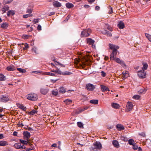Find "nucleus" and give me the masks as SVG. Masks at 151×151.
<instances>
[{"label":"nucleus","mask_w":151,"mask_h":151,"mask_svg":"<svg viewBox=\"0 0 151 151\" xmlns=\"http://www.w3.org/2000/svg\"><path fill=\"white\" fill-rule=\"evenodd\" d=\"M109 47L110 49L113 50L112 52L110 54V58L111 60H114L115 57L117 53V50L119 49V47L111 44H109Z\"/></svg>","instance_id":"obj_1"},{"label":"nucleus","mask_w":151,"mask_h":151,"mask_svg":"<svg viewBox=\"0 0 151 151\" xmlns=\"http://www.w3.org/2000/svg\"><path fill=\"white\" fill-rule=\"evenodd\" d=\"M102 148V145L99 142H95L93 145L90 148L91 151H97V150H101Z\"/></svg>","instance_id":"obj_2"},{"label":"nucleus","mask_w":151,"mask_h":151,"mask_svg":"<svg viewBox=\"0 0 151 151\" xmlns=\"http://www.w3.org/2000/svg\"><path fill=\"white\" fill-rule=\"evenodd\" d=\"M27 99L31 101H35L38 99V97L35 93L30 94L27 95Z\"/></svg>","instance_id":"obj_3"},{"label":"nucleus","mask_w":151,"mask_h":151,"mask_svg":"<svg viewBox=\"0 0 151 151\" xmlns=\"http://www.w3.org/2000/svg\"><path fill=\"white\" fill-rule=\"evenodd\" d=\"M9 100V98L6 95H2L0 97V101L3 102H6Z\"/></svg>","instance_id":"obj_4"},{"label":"nucleus","mask_w":151,"mask_h":151,"mask_svg":"<svg viewBox=\"0 0 151 151\" xmlns=\"http://www.w3.org/2000/svg\"><path fill=\"white\" fill-rule=\"evenodd\" d=\"M138 75L140 78H144L146 77V73L144 70H142L138 72Z\"/></svg>","instance_id":"obj_5"},{"label":"nucleus","mask_w":151,"mask_h":151,"mask_svg":"<svg viewBox=\"0 0 151 151\" xmlns=\"http://www.w3.org/2000/svg\"><path fill=\"white\" fill-rule=\"evenodd\" d=\"M86 88L89 91H93L94 90L95 87L93 85L89 83L86 85Z\"/></svg>","instance_id":"obj_6"},{"label":"nucleus","mask_w":151,"mask_h":151,"mask_svg":"<svg viewBox=\"0 0 151 151\" xmlns=\"http://www.w3.org/2000/svg\"><path fill=\"white\" fill-rule=\"evenodd\" d=\"M14 147L17 149H23L26 148L25 146L24 145H21V144L20 143H16L14 145Z\"/></svg>","instance_id":"obj_7"},{"label":"nucleus","mask_w":151,"mask_h":151,"mask_svg":"<svg viewBox=\"0 0 151 151\" xmlns=\"http://www.w3.org/2000/svg\"><path fill=\"white\" fill-rule=\"evenodd\" d=\"M87 43L89 45H91L93 48H95V46L93 44L95 42V41L91 38H87L86 39Z\"/></svg>","instance_id":"obj_8"},{"label":"nucleus","mask_w":151,"mask_h":151,"mask_svg":"<svg viewBox=\"0 0 151 151\" xmlns=\"http://www.w3.org/2000/svg\"><path fill=\"white\" fill-rule=\"evenodd\" d=\"M133 107V105L131 102H128L127 103L126 105V108L127 110V111H131Z\"/></svg>","instance_id":"obj_9"},{"label":"nucleus","mask_w":151,"mask_h":151,"mask_svg":"<svg viewBox=\"0 0 151 151\" xmlns=\"http://www.w3.org/2000/svg\"><path fill=\"white\" fill-rule=\"evenodd\" d=\"M23 135L24 136V139L27 140L30 137V133L27 131H24L23 133Z\"/></svg>","instance_id":"obj_10"},{"label":"nucleus","mask_w":151,"mask_h":151,"mask_svg":"<svg viewBox=\"0 0 151 151\" xmlns=\"http://www.w3.org/2000/svg\"><path fill=\"white\" fill-rule=\"evenodd\" d=\"M114 60H115L117 63L120 64L122 66H126L124 62L123 61L120 60L118 58H115Z\"/></svg>","instance_id":"obj_11"},{"label":"nucleus","mask_w":151,"mask_h":151,"mask_svg":"<svg viewBox=\"0 0 151 151\" xmlns=\"http://www.w3.org/2000/svg\"><path fill=\"white\" fill-rule=\"evenodd\" d=\"M89 36V34L87 32L86 29H84L81 32V37H86Z\"/></svg>","instance_id":"obj_12"},{"label":"nucleus","mask_w":151,"mask_h":151,"mask_svg":"<svg viewBox=\"0 0 151 151\" xmlns=\"http://www.w3.org/2000/svg\"><path fill=\"white\" fill-rule=\"evenodd\" d=\"M40 91L42 94L45 95L48 93V89L47 88H40Z\"/></svg>","instance_id":"obj_13"},{"label":"nucleus","mask_w":151,"mask_h":151,"mask_svg":"<svg viewBox=\"0 0 151 151\" xmlns=\"http://www.w3.org/2000/svg\"><path fill=\"white\" fill-rule=\"evenodd\" d=\"M53 6L55 7H59L61 6V4L58 1H54L53 3Z\"/></svg>","instance_id":"obj_14"},{"label":"nucleus","mask_w":151,"mask_h":151,"mask_svg":"<svg viewBox=\"0 0 151 151\" xmlns=\"http://www.w3.org/2000/svg\"><path fill=\"white\" fill-rule=\"evenodd\" d=\"M100 86L101 90L103 92L109 91V88L105 86L101 85Z\"/></svg>","instance_id":"obj_15"},{"label":"nucleus","mask_w":151,"mask_h":151,"mask_svg":"<svg viewBox=\"0 0 151 151\" xmlns=\"http://www.w3.org/2000/svg\"><path fill=\"white\" fill-rule=\"evenodd\" d=\"M9 7L8 6L6 5L4 6L1 9V11L2 14L5 12L6 11L9 10Z\"/></svg>","instance_id":"obj_16"},{"label":"nucleus","mask_w":151,"mask_h":151,"mask_svg":"<svg viewBox=\"0 0 151 151\" xmlns=\"http://www.w3.org/2000/svg\"><path fill=\"white\" fill-rule=\"evenodd\" d=\"M117 129L119 131L124 130V127L123 125L121 124H118L116 125Z\"/></svg>","instance_id":"obj_17"},{"label":"nucleus","mask_w":151,"mask_h":151,"mask_svg":"<svg viewBox=\"0 0 151 151\" xmlns=\"http://www.w3.org/2000/svg\"><path fill=\"white\" fill-rule=\"evenodd\" d=\"M17 107L19 109H22V110L26 111V110L27 108L26 107H25L23 105L21 104H17Z\"/></svg>","instance_id":"obj_18"},{"label":"nucleus","mask_w":151,"mask_h":151,"mask_svg":"<svg viewBox=\"0 0 151 151\" xmlns=\"http://www.w3.org/2000/svg\"><path fill=\"white\" fill-rule=\"evenodd\" d=\"M112 144L115 147L117 148H119V147L118 142L116 140H114L112 141Z\"/></svg>","instance_id":"obj_19"},{"label":"nucleus","mask_w":151,"mask_h":151,"mask_svg":"<svg viewBox=\"0 0 151 151\" xmlns=\"http://www.w3.org/2000/svg\"><path fill=\"white\" fill-rule=\"evenodd\" d=\"M117 26L120 29H123L124 27V25L122 22H120L118 24Z\"/></svg>","instance_id":"obj_20"},{"label":"nucleus","mask_w":151,"mask_h":151,"mask_svg":"<svg viewBox=\"0 0 151 151\" xmlns=\"http://www.w3.org/2000/svg\"><path fill=\"white\" fill-rule=\"evenodd\" d=\"M33 11V6H29L27 8L26 10V13L31 14Z\"/></svg>","instance_id":"obj_21"},{"label":"nucleus","mask_w":151,"mask_h":151,"mask_svg":"<svg viewBox=\"0 0 151 151\" xmlns=\"http://www.w3.org/2000/svg\"><path fill=\"white\" fill-rule=\"evenodd\" d=\"M8 145V142L5 141H0V146H4Z\"/></svg>","instance_id":"obj_22"},{"label":"nucleus","mask_w":151,"mask_h":151,"mask_svg":"<svg viewBox=\"0 0 151 151\" xmlns=\"http://www.w3.org/2000/svg\"><path fill=\"white\" fill-rule=\"evenodd\" d=\"M132 146V148L134 150H135L138 149V151H142V150L141 148L140 147H139L138 148V146L136 144V143H135Z\"/></svg>","instance_id":"obj_23"},{"label":"nucleus","mask_w":151,"mask_h":151,"mask_svg":"<svg viewBox=\"0 0 151 151\" xmlns=\"http://www.w3.org/2000/svg\"><path fill=\"white\" fill-rule=\"evenodd\" d=\"M15 12L13 10H10L8 11L7 12V15L8 17L10 15H13L15 14Z\"/></svg>","instance_id":"obj_24"},{"label":"nucleus","mask_w":151,"mask_h":151,"mask_svg":"<svg viewBox=\"0 0 151 151\" xmlns=\"http://www.w3.org/2000/svg\"><path fill=\"white\" fill-rule=\"evenodd\" d=\"M56 68V70H55L54 69L51 70V71L52 72L56 73L57 74L60 75V74L61 73V70H60V69L58 68Z\"/></svg>","instance_id":"obj_25"},{"label":"nucleus","mask_w":151,"mask_h":151,"mask_svg":"<svg viewBox=\"0 0 151 151\" xmlns=\"http://www.w3.org/2000/svg\"><path fill=\"white\" fill-rule=\"evenodd\" d=\"M111 106L114 108L116 109H118L119 108L120 106L117 103H112L111 104Z\"/></svg>","instance_id":"obj_26"},{"label":"nucleus","mask_w":151,"mask_h":151,"mask_svg":"<svg viewBox=\"0 0 151 151\" xmlns=\"http://www.w3.org/2000/svg\"><path fill=\"white\" fill-rule=\"evenodd\" d=\"M65 5L66 7L68 9L74 7V5L73 4L70 3H66Z\"/></svg>","instance_id":"obj_27"},{"label":"nucleus","mask_w":151,"mask_h":151,"mask_svg":"<svg viewBox=\"0 0 151 151\" xmlns=\"http://www.w3.org/2000/svg\"><path fill=\"white\" fill-rule=\"evenodd\" d=\"M64 102L66 104L69 105L72 103V101L71 100L67 99L65 100Z\"/></svg>","instance_id":"obj_28"},{"label":"nucleus","mask_w":151,"mask_h":151,"mask_svg":"<svg viewBox=\"0 0 151 151\" xmlns=\"http://www.w3.org/2000/svg\"><path fill=\"white\" fill-rule=\"evenodd\" d=\"M6 69L8 71H13L15 70V68L13 66H9L6 67Z\"/></svg>","instance_id":"obj_29"},{"label":"nucleus","mask_w":151,"mask_h":151,"mask_svg":"<svg viewBox=\"0 0 151 151\" xmlns=\"http://www.w3.org/2000/svg\"><path fill=\"white\" fill-rule=\"evenodd\" d=\"M8 24L7 23H3L1 24V27L3 29H6L8 27Z\"/></svg>","instance_id":"obj_30"},{"label":"nucleus","mask_w":151,"mask_h":151,"mask_svg":"<svg viewBox=\"0 0 151 151\" xmlns=\"http://www.w3.org/2000/svg\"><path fill=\"white\" fill-rule=\"evenodd\" d=\"M59 92L62 93H64L66 91L65 88L63 87H60L59 88Z\"/></svg>","instance_id":"obj_31"},{"label":"nucleus","mask_w":151,"mask_h":151,"mask_svg":"<svg viewBox=\"0 0 151 151\" xmlns=\"http://www.w3.org/2000/svg\"><path fill=\"white\" fill-rule=\"evenodd\" d=\"M61 74L60 75H69L72 74V73L68 71H65V72H62L61 71Z\"/></svg>","instance_id":"obj_32"},{"label":"nucleus","mask_w":151,"mask_h":151,"mask_svg":"<svg viewBox=\"0 0 151 151\" xmlns=\"http://www.w3.org/2000/svg\"><path fill=\"white\" fill-rule=\"evenodd\" d=\"M128 143L130 145H133L135 143L134 140L132 139H130L128 141Z\"/></svg>","instance_id":"obj_33"},{"label":"nucleus","mask_w":151,"mask_h":151,"mask_svg":"<svg viewBox=\"0 0 151 151\" xmlns=\"http://www.w3.org/2000/svg\"><path fill=\"white\" fill-rule=\"evenodd\" d=\"M6 80V77L2 74H0V81H4Z\"/></svg>","instance_id":"obj_34"},{"label":"nucleus","mask_w":151,"mask_h":151,"mask_svg":"<svg viewBox=\"0 0 151 151\" xmlns=\"http://www.w3.org/2000/svg\"><path fill=\"white\" fill-rule=\"evenodd\" d=\"M146 91V90L145 88H142L139 91H138V92L139 93H144Z\"/></svg>","instance_id":"obj_35"},{"label":"nucleus","mask_w":151,"mask_h":151,"mask_svg":"<svg viewBox=\"0 0 151 151\" xmlns=\"http://www.w3.org/2000/svg\"><path fill=\"white\" fill-rule=\"evenodd\" d=\"M45 74L46 75L50 76H56V75L55 74L49 72H46Z\"/></svg>","instance_id":"obj_36"},{"label":"nucleus","mask_w":151,"mask_h":151,"mask_svg":"<svg viewBox=\"0 0 151 151\" xmlns=\"http://www.w3.org/2000/svg\"><path fill=\"white\" fill-rule=\"evenodd\" d=\"M77 124L78 127L81 128H83V124L81 122H78Z\"/></svg>","instance_id":"obj_37"},{"label":"nucleus","mask_w":151,"mask_h":151,"mask_svg":"<svg viewBox=\"0 0 151 151\" xmlns=\"http://www.w3.org/2000/svg\"><path fill=\"white\" fill-rule=\"evenodd\" d=\"M33 16L32 14H24L23 15V17L24 18H27L28 17H31Z\"/></svg>","instance_id":"obj_38"},{"label":"nucleus","mask_w":151,"mask_h":151,"mask_svg":"<svg viewBox=\"0 0 151 151\" xmlns=\"http://www.w3.org/2000/svg\"><path fill=\"white\" fill-rule=\"evenodd\" d=\"M90 102L91 103L96 104L98 103V101L97 100H90Z\"/></svg>","instance_id":"obj_39"},{"label":"nucleus","mask_w":151,"mask_h":151,"mask_svg":"<svg viewBox=\"0 0 151 151\" xmlns=\"http://www.w3.org/2000/svg\"><path fill=\"white\" fill-rule=\"evenodd\" d=\"M17 69L18 71L22 73H24L26 72V70L24 69L20 68H17Z\"/></svg>","instance_id":"obj_40"},{"label":"nucleus","mask_w":151,"mask_h":151,"mask_svg":"<svg viewBox=\"0 0 151 151\" xmlns=\"http://www.w3.org/2000/svg\"><path fill=\"white\" fill-rule=\"evenodd\" d=\"M13 0H4L3 2V4H9L12 2Z\"/></svg>","instance_id":"obj_41"},{"label":"nucleus","mask_w":151,"mask_h":151,"mask_svg":"<svg viewBox=\"0 0 151 151\" xmlns=\"http://www.w3.org/2000/svg\"><path fill=\"white\" fill-rule=\"evenodd\" d=\"M32 50L33 52L35 53H36V54H39V52H38V50H37V49L36 47H33L32 48Z\"/></svg>","instance_id":"obj_42"},{"label":"nucleus","mask_w":151,"mask_h":151,"mask_svg":"<svg viewBox=\"0 0 151 151\" xmlns=\"http://www.w3.org/2000/svg\"><path fill=\"white\" fill-rule=\"evenodd\" d=\"M142 64L143 65V66L142 67V70H146L148 67V65L146 63H143Z\"/></svg>","instance_id":"obj_43"},{"label":"nucleus","mask_w":151,"mask_h":151,"mask_svg":"<svg viewBox=\"0 0 151 151\" xmlns=\"http://www.w3.org/2000/svg\"><path fill=\"white\" fill-rule=\"evenodd\" d=\"M19 141L21 143L26 145H27V144L29 143L28 141L26 140H23L20 139Z\"/></svg>","instance_id":"obj_44"},{"label":"nucleus","mask_w":151,"mask_h":151,"mask_svg":"<svg viewBox=\"0 0 151 151\" xmlns=\"http://www.w3.org/2000/svg\"><path fill=\"white\" fill-rule=\"evenodd\" d=\"M108 9L109 10L108 13L109 14H111L113 13L112 8L110 6H109Z\"/></svg>","instance_id":"obj_45"},{"label":"nucleus","mask_w":151,"mask_h":151,"mask_svg":"<svg viewBox=\"0 0 151 151\" xmlns=\"http://www.w3.org/2000/svg\"><path fill=\"white\" fill-rule=\"evenodd\" d=\"M37 111H36L35 110H33L29 112V114L31 115H33L35 114V113H37Z\"/></svg>","instance_id":"obj_46"},{"label":"nucleus","mask_w":151,"mask_h":151,"mask_svg":"<svg viewBox=\"0 0 151 151\" xmlns=\"http://www.w3.org/2000/svg\"><path fill=\"white\" fill-rule=\"evenodd\" d=\"M128 72L127 71H126L125 72H123L122 73V74L124 76V78H127L129 76H128Z\"/></svg>","instance_id":"obj_47"},{"label":"nucleus","mask_w":151,"mask_h":151,"mask_svg":"<svg viewBox=\"0 0 151 151\" xmlns=\"http://www.w3.org/2000/svg\"><path fill=\"white\" fill-rule=\"evenodd\" d=\"M58 93V91L56 90H53L52 91V94L55 96H57Z\"/></svg>","instance_id":"obj_48"},{"label":"nucleus","mask_w":151,"mask_h":151,"mask_svg":"<svg viewBox=\"0 0 151 151\" xmlns=\"http://www.w3.org/2000/svg\"><path fill=\"white\" fill-rule=\"evenodd\" d=\"M145 35L149 40L151 42V35L147 34H145Z\"/></svg>","instance_id":"obj_49"},{"label":"nucleus","mask_w":151,"mask_h":151,"mask_svg":"<svg viewBox=\"0 0 151 151\" xmlns=\"http://www.w3.org/2000/svg\"><path fill=\"white\" fill-rule=\"evenodd\" d=\"M133 98L135 99H138L140 98V96L138 95H135L133 96Z\"/></svg>","instance_id":"obj_50"},{"label":"nucleus","mask_w":151,"mask_h":151,"mask_svg":"<svg viewBox=\"0 0 151 151\" xmlns=\"http://www.w3.org/2000/svg\"><path fill=\"white\" fill-rule=\"evenodd\" d=\"M106 35H107L108 37H111L112 36V34L111 33L107 31L106 32Z\"/></svg>","instance_id":"obj_51"},{"label":"nucleus","mask_w":151,"mask_h":151,"mask_svg":"<svg viewBox=\"0 0 151 151\" xmlns=\"http://www.w3.org/2000/svg\"><path fill=\"white\" fill-rule=\"evenodd\" d=\"M101 73V76L103 77H105L106 76V73L104 71H102Z\"/></svg>","instance_id":"obj_52"},{"label":"nucleus","mask_w":151,"mask_h":151,"mask_svg":"<svg viewBox=\"0 0 151 151\" xmlns=\"http://www.w3.org/2000/svg\"><path fill=\"white\" fill-rule=\"evenodd\" d=\"M39 19H34L33 21V22L35 24H36L37 23H38L39 22Z\"/></svg>","instance_id":"obj_53"},{"label":"nucleus","mask_w":151,"mask_h":151,"mask_svg":"<svg viewBox=\"0 0 151 151\" xmlns=\"http://www.w3.org/2000/svg\"><path fill=\"white\" fill-rule=\"evenodd\" d=\"M122 139L124 141H127L128 140V139L125 137H122Z\"/></svg>","instance_id":"obj_54"},{"label":"nucleus","mask_w":151,"mask_h":151,"mask_svg":"<svg viewBox=\"0 0 151 151\" xmlns=\"http://www.w3.org/2000/svg\"><path fill=\"white\" fill-rule=\"evenodd\" d=\"M139 134L140 135L144 137H145L146 136L145 133L144 132H142L141 133H139Z\"/></svg>","instance_id":"obj_55"},{"label":"nucleus","mask_w":151,"mask_h":151,"mask_svg":"<svg viewBox=\"0 0 151 151\" xmlns=\"http://www.w3.org/2000/svg\"><path fill=\"white\" fill-rule=\"evenodd\" d=\"M86 31L89 34V36L90 34L91 33V29H88L86 30Z\"/></svg>","instance_id":"obj_56"},{"label":"nucleus","mask_w":151,"mask_h":151,"mask_svg":"<svg viewBox=\"0 0 151 151\" xmlns=\"http://www.w3.org/2000/svg\"><path fill=\"white\" fill-rule=\"evenodd\" d=\"M40 73V71H39V70L33 71L32 72V73H36V74H37V73Z\"/></svg>","instance_id":"obj_57"},{"label":"nucleus","mask_w":151,"mask_h":151,"mask_svg":"<svg viewBox=\"0 0 151 151\" xmlns=\"http://www.w3.org/2000/svg\"><path fill=\"white\" fill-rule=\"evenodd\" d=\"M37 29L39 31L41 30L42 29L41 26L40 25H38L37 27Z\"/></svg>","instance_id":"obj_58"},{"label":"nucleus","mask_w":151,"mask_h":151,"mask_svg":"<svg viewBox=\"0 0 151 151\" xmlns=\"http://www.w3.org/2000/svg\"><path fill=\"white\" fill-rule=\"evenodd\" d=\"M107 30H104L102 31L101 32L102 34H103L104 35H106V33H107L106 32H107Z\"/></svg>","instance_id":"obj_59"},{"label":"nucleus","mask_w":151,"mask_h":151,"mask_svg":"<svg viewBox=\"0 0 151 151\" xmlns=\"http://www.w3.org/2000/svg\"><path fill=\"white\" fill-rule=\"evenodd\" d=\"M56 63H58V64H59V65H60V66H61L62 67H65V65H63V64H62L60 63H59V62L57 61H56Z\"/></svg>","instance_id":"obj_60"},{"label":"nucleus","mask_w":151,"mask_h":151,"mask_svg":"<svg viewBox=\"0 0 151 151\" xmlns=\"http://www.w3.org/2000/svg\"><path fill=\"white\" fill-rule=\"evenodd\" d=\"M24 46L25 47V49H27V48H28L29 46H28V45L27 43H25L24 45Z\"/></svg>","instance_id":"obj_61"},{"label":"nucleus","mask_w":151,"mask_h":151,"mask_svg":"<svg viewBox=\"0 0 151 151\" xmlns=\"http://www.w3.org/2000/svg\"><path fill=\"white\" fill-rule=\"evenodd\" d=\"M57 145L56 144L54 143L51 145V147H57Z\"/></svg>","instance_id":"obj_62"},{"label":"nucleus","mask_w":151,"mask_h":151,"mask_svg":"<svg viewBox=\"0 0 151 151\" xmlns=\"http://www.w3.org/2000/svg\"><path fill=\"white\" fill-rule=\"evenodd\" d=\"M100 9V7L98 6H96L95 7V10L99 11Z\"/></svg>","instance_id":"obj_63"},{"label":"nucleus","mask_w":151,"mask_h":151,"mask_svg":"<svg viewBox=\"0 0 151 151\" xmlns=\"http://www.w3.org/2000/svg\"><path fill=\"white\" fill-rule=\"evenodd\" d=\"M95 0H88V2L89 3H91L94 2Z\"/></svg>","instance_id":"obj_64"}]
</instances>
